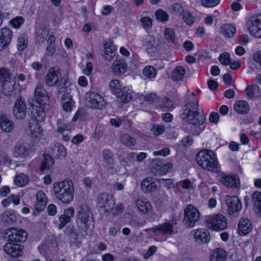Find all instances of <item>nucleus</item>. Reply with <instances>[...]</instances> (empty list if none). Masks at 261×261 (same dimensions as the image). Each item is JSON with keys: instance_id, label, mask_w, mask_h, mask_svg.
Segmentation results:
<instances>
[{"instance_id": "obj_1", "label": "nucleus", "mask_w": 261, "mask_h": 261, "mask_svg": "<svg viewBox=\"0 0 261 261\" xmlns=\"http://www.w3.org/2000/svg\"><path fill=\"white\" fill-rule=\"evenodd\" d=\"M198 103L197 99L189 97L188 102L181 110V119L197 127L195 134H199L205 127L203 125L204 117L198 111Z\"/></svg>"}, {"instance_id": "obj_2", "label": "nucleus", "mask_w": 261, "mask_h": 261, "mask_svg": "<svg viewBox=\"0 0 261 261\" xmlns=\"http://www.w3.org/2000/svg\"><path fill=\"white\" fill-rule=\"evenodd\" d=\"M74 187L71 180H64L54 184V192L56 198L65 203H68L73 198Z\"/></svg>"}, {"instance_id": "obj_3", "label": "nucleus", "mask_w": 261, "mask_h": 261, "mask_svg": "<svg viewBox=\"0 0 261 261\" xmlns=\"http://www.w3.org/2000/svg\"><path fill=\"white\" fill-rule=\"evenodd\" d=\"M196 161L199 166L210 171L217 172L219 166L215 154L210 150L199 151L196 156Z\"/></svg>"}, {"instance_id": "obj_4", "label": "nucleus", "mask_w": 261, "mask_h": 261, "mask_svg": "<svg viewBox=\"0 0 261 261\" xmlns=\"http://www.w3.org/2000/svg\"><path fill=\"white\" fill-rule=\"evenodd\" d=\"M3 238L13 243H23L28 237V233L23 229L15 227L8 228L3 232Z\"/></svg>"}, {"instance_id": "obj_5", "label": "nucleus", "mask_w": 261, "mask_h": 261, "mask_svg": "<svg viewBox=\"0 0 261 261\" xmlns=\"http://www.w3.org/2000/svg\"><path fill=\"white\" fill-rule=\"evenodd\" d=\"M92 222V214L88 205L82 204L78 208L77 224L83 230L86 229Z\"/></svg>"}, {"instance_id": "obj_6", "label": "nucleus", "mask_w": 261, "mask_h": 261, "mask_svg": "<svg viewBox=\"0 0 261 261\" xmlns=\"http://www.w3.org/2000/svg\"><path fill=\"white\" fill-rule=\"evenodd\" d=\"M115 205L113 197L107 193H100L97 198V206L103 214H110Z\"/></svg>"}, {"instance_id": "obj_7", "label": "nucleus", "mask_w": 261, "mask_h": 261, "mask_svg": "<svg viewBox=\"0 0 261 261\" xmlns=\"http://www.w3.org/2000/svg\"><path fill=\"white\" fill-rule=\"evenodd\" d=\"M207 227L214 230L220 231L227 227V219L222 214L208 216L206 220Z\"/></svg>"}, {"instance_id": "obj_8", "label": "nucleus", "mask_w": 261, "mask_h": 261, "mask_svg": "<svg viewBox=\"0 0 261 261\" xmlns=\"http://www.w3.org/2000/svg\"><path fill=\"white\" fill-rule=\"evenodd\" d=\"M199 219V213L197 208L189 205L185 210L184 223L188 227H193Z\"/></svg>"}, {"instance_id": "obj_9", "label": "nucleus", "mask_w": 261, "mask_h": 261, "mask_svg": "<svg viewBox=\"0 0 261 261\" xmlns=\"http://www.w3.org/2000/svg\"><path fill=\"white\" fill-rule=\"evenodd\" d=\"M87 100L88 106L94 109H103L107 103L103 97L95 92H89Z\"/></svg>"}, {"instance_id": "obj_10", "label": "nucleus", "mask_w": 261, "mask_h": 261, "mask_svg": "<svg viewBox=\"0 0 261 261\" xmlns=\"http://www.w3.org/2000/svg\"><path fill=\"white\" fill-rule=\"evenodd\" d=\"M250 34L258 38H261V13L251 17L247 22Z\"/></svg>"}, {"instance_id": "obj_11", "label": "nucleus", "mask_w": 261, "mask_h": 261, "mask_svg": "<svg viewBox=\"0 0 261 261\" xmlns=\"http://www.w3.org/2000/svg\"><path fill=\"white\" fill-rule=\"evenodd\" d=\"M61 77L60 69L57 67H51L45 76V82L48 87H55L58 85Z\"/></svg>"}, {"instance_id": "obj_12", "label": "nucleus", "mask_w": 261, "mask_h": 261, "mask_svg": "<svg viewBox=\"0 0 261 261\" xmlns=\"http://www.w3.org/2000/svg\"><path fill=\"white\" fill-rule=\"evenodd\" d=\"M225 201L229 215L236 216L241 210L242 204L238 197L227 195L225 197Z\"/></svg>"}, {"instance_id": "obj_13", "label": "nucleus", "mask_w": 261, "mask_h": 261, "mask_svg": "<svg viewBox=\"0 0 261 261\" xmlns=\"http://www.w3.org/2000/svg\"><path fill=\"white\" fill-rule=\"evenodd\" d=\"M169 222H165L154 226L150 229V230L156 236H171L174 232V224Z\"/></svg>"}, {"instance_id": "obj_14", "label": "nucleus", "mask_w": 261, "mask_h": 261, "mask_svg": "<svg viewBox=\"0 0 261 261\" xmlns=\"http://www.w3.org/2000/svg\"><path fill=\"white\" fill-rule=\"evenodd\" d=\"M5 252L12 257H19L22 254L23 246L16 243L8 241L4 246Z\"/></svg>"}, {"instance_id": "obj_15", "label": "nucleus", "mask_w": 261, "mask_h": 261, "mask_svg": "<svg viewBox=\"0 0 261 261\" xmlns=\"http://www.w3.org/2000/svg\"><path fill=\"white\" fill-rule=\"evenodd\" d=\"M143 45L145 47L149 54L158 51L161 48L160 41L151 35L147 36L143 40Z\"/></svg>"}, {"instance_id": "obj_16", "label": "nucleus", "mask_w": 261, "mask_h": 261, "mask_svg": "<svg viewBox=\"0 0 261 261\" xmlns=\"http://www.w3.org/2000/svg\"><path fill=\"white\" fill-rule=\"evenodd\" d=\"M34 94L36 102L39 105L44 107L47 105L49 97L41 84H38L36 85Z\"/></svg>"}, {"instance_id": "obj_17", "label": "nucleus", "mask_w": 261, "mask_h": 261, "mask_svg": "<svg viewBox=\"0 0 261 261\" xmlns=\"http://www.w3.org/2000/svg\"><path fill=\"white\" fill-rule=\"evenodd\" d=\"M158 180L151 177H147L141 182V189L145 193L154 192L158 189Z\"/></svg>"}, {"instance_id": "obj_18", "label": "nucleus", "mask_w": 261, "mask_h": 261, "mask_svg": "<svg viewBox=\"0 0 261 261\" xmlns=\"http://www.w3.org/2000/svg\"><path fill=\"white\" fill-rule=\"evenodd\" d=\"M26 105L21 98H18L13 107V114L16 118L22 119L26 115Z\"/></svg>"}, {"instance_id": "obj_19", "label": "nucleus", "mask_w": 261, "mask_h": 261, "mask_svg": "<svg viewBox=\"0 0 261 261\" xmlns=\"http://www.w3.org/2000/svg\"><path fill=\"white\" fill-rule=\"evenodd\" d=\"M245 95L248 99L253 101L258 100L261 97V91L256 84L248 85L244 91Z\"/></svg>"}, {"instance_id": "obj_20", "label": "nucleus", "mask_w": 261, "mask_h": 261, "mask_svg": "<svg viewBox=\"0 0 261 261\" xmlns=\"http://www.w3.org/2000/svg\"><path fill=\"white\" fill-rule=\"evenodd\" d=\"M195 241L199 243L206 244L211 237L209 231L205 229H198L192 231Z\"/></svg>"}, {"instance_id": "obj_21", "label": "nucleus", "mask_w": 261, "mask_h": 261, "mask_svg": "<svg viewBox=\"0 0 261 261\" xmlns=\"http://www.w3.org/2000/svg\"><path fill=\"white\" fill-rule=\"evenodd\" d=\"M74 214V211L72 207H69L67 209L64 210L63 214H61L59 217V223L58 224V227L59 229H61L65 226V225L69 223Z\"/></svg>"}, {"instance_id": "obj_22", "label": "nucleus", "mask_w": 261, "mask_h": 261, "mask_svg": "<svg viewBox=\"0 0 261 261\" xmlns=\"http://www.w3.org/2000/svg\"><path fill=\"white\" fill-rule=\"evenodd\" d=\"M219 181L227 187L237 188L239 184V178L236 175H227L222 173L219 175Z\"/></svg>"}, {"instance_id": "obj_23", "label": "nucleus", "mask_w": 261, "mask_h": 261, "mask_svg": "<svg viewBox=\"0 0 261 261\" xmlns=\"http://www.w3.org/2000/svg\"><path fill=\"white\" fill-rule=\"evenodd\" d=\"M46 108V106H35L33 108L32 111V119L30 121L33 122L34 121L36 122H42L45 120L46 114L44 109Z\"/></svg>"}, {"instance_id": "obj_24", "label": "nucleus", "mask_w": 261, "mask_h": 261, "mask_svg": "<svg viewBox=\"0 0 261 261\" xmlns=\"http://www.w3.org/2000/svg\"><path fill=\"white\" fill-rule=\"evenodd\" d=\"M172 164L169 163L162 164L158 162L155 163L152 168V172L156 175H162L166 174L172 168Z\"/></svg>"}, {"instance_id": "obj_25", "label": "nucleus", "mask_w": 261, "mask_h": 261, "mask_svg": "<svg viewBox=\"0 0 261 261\" xmlns=\"http://www.w3.org/2000/svg\"><path fill=\"white\" fill-rule=\"evenodd\" d=\"M28 133L32 138L36 139H40L43 136L42 128L39 123L34 121L33 122H29Z\"/></svg>"}, {"instance_id": "obj_26", "label": "nucleus", "mask_w": 261, "mask_h": 261, "mask_svg": "<svg viewBox=\"0 0 261 261\" xmlns=\"http://www.w3.org/2000/svg\"><path fill=\"white\" fill-rule=\"evenodd\" d=\"M252 229V224L248 219L242 218L238 223V232L240 235L248 234Z\"/></svg>"}, {"instance_id": "obj_27", "label": "nucleus", "mask_w": 261, "mask_h": 261, "mask_svg": "<svg viewBox=\"0 0 261 261\" xmlns=\"http://www.w3.org/2000/svg\"><path fill=\"white\" fill-rule=\"evenodd\" d=\"M0 126L3 131L10 133L13 129L14 124L9 116L2 114L0 116Z\"/></svg>"}, {"instance_id": "obj_28", "label": "nucleus", "mask_w": 261, "mask_h": 261, "mask_svg": "<svg viewBox=\"0 0 261 261\" xmlns=\"http://www.w3.org/2000/svg\"><path fill=\"white\" fill-rule=\"evenodd\" d=\"M36 201L35 204V208L38 212L42 211L47 203V197L45 193L42 191H39L36 194Z\"/></svg>"}, {"instance_id": "obj_29", "label": "nucleus", "mask_w": 261, "mask_h": 261, "mask_svg": "<svg viewBox=\"0 0 261 261\" xmlns=\"http://www.w3.org/2000/svg\"><path fill=\"white\" fill-rule=\"evenodd\" d=\"M112 69L115 75H121L127 71V64L123 60H116L112 65Z\"/></svg>"}, {"instance_id": "obj_30", "label": "nucleus", "mask_w": 261, "mask_h": 261, "mask_svg": "<svg viewBox=\"0 0 261 261\" xmlns=\"http://www.w3.org/2000/svg\"><path fill=\"white\" fill-rule=\"evenodd\" d=\"M117 97L120 102L128 103L132 99L133 92L129 88L124 87L122 90L117 95Z\"/></svg>"}, {"instance_id": "obj_31", "label": "nucleus", "mask_w": 261, "mask_h": 261, "mask_svg": "<svg viewBox=\"0 0 261 261\" xmlns=\"http://www.w3.org/2000/svg\"><path fill=\"white\" fill-rule=\"evenodd\" d=\"M2 221L7 224L11 225L18 220L16 213L13 210L5 211L2 215Z\"/></svg>"}, {"instance_id": "obj_32", "label": "nucleus", "mask_w": 261, "mask_h": 261, "mask_svg": "<svg viewBox=\"0 0 261 261\" xmlns=\"http://www.w3.org/2000/svg\"><path fill=\"white\" fill-rule=\"evenodd\" d=\"M61 103L63 110L66 112H70L74 103L71 95L69 93L62 94L61 97Z\"/></svg>"}, {"instance_id": "obj_33", "label": "nucleus", "mask_w": 261, "mask_h": 261, "mask_svg": "<svg viewBox=\"0 0 261 261\" xmlns=\"http://www.w3.org/2000/svg\"><path fill=\"white\" fill-rule=\"evenodd\" d=\"M53 154L59 159H63L66 156V149L65 147L59 143H55L51 146Z\"/></svg>"}, {"instance_id": "obj_34", "label": "nucleus", "mask_w": 261, "mask_h": 261, "mask_svg": "<svg viewBox=\"0 0 261 261\" xmlns=\"http://www.w3.org/2000/svg\"><path fill=\"white\" fill-rule=\"evenodd\" d=\"M233 108L238 113L240 114H246L249 112L250 110L248 103L243 100L236 101Z\"/></svg>"}, {"instance_id": "obj_35", "label": "nucleus", "mask_w": 261, "mask_h": 261, "mask_svg": "<svg viewBox=\"0 0 261 261\" xmlns=\"http://www.w3.org/2000/svg\"><path fill=\"white\" fill-rule=\"evenodd\" d=\"M14 154L16 157L26 158L28 156L31 150L30 148L22 144L16 145L14 149Z\"/></svg>"}, {"instance_id": "obj_36", "label": "nucleus", "mask_w": 261, "mask_h": 261, "mask_svg": "<svg viewBox=\"0 0 261 261\" xmlns=\"http://www.w3.org/2000/svg\"><path fill=\"white\" fill-rule=\"evenodd\" d=\"M136 204L138 210L143 214H147L151 210L150 203L146 199H138Z\"/></svg>"}, {"instance_id": "obj_37", "label": "nucleus", "mask_w": 261, "mask_h": 261, "mask_svg": "<svg viewBox=\"0 0 261 261\" xmlns=\"http://www.w3.org/2000/svg\"><path fill=\"white\" fill-rule=\"evenodd\" d=\"M104 57L107 60H111L115 56L116 47L111 41H107L104 44Z\"/></svg>"}, {"instance_id": "obj_38", "label": "nucleus", "mask_w": 261, "mask_h": 261, "mask_svg": "<svg viewBox=\"0 0 261 261\" xmlns=\"http://www.w3.org/2000/svg\"><path fill=\"white\" fill-rule=\"evenodd\" d=\"M226 253L221 248H217L214 250L210 256L211 261H225Z\"/></svg>"}, {"instance_id": "obj_39", "label": "nucleus", "mask_w": 261, "mask_h": 261, "mask_svg": "<svg viewBox=\"0 0 261 261\" xmlns=\"http://www.w3.org/2000/svg\"><path fill=\"white\" fill-rule=\"evenodd\" d=\"M251 200L257 215L261 217V193L258 191L254 192L251 196Z\"/></svg>"}, {"instance_id": "obj_40", "label": "nucleus", "mask_w": 261, "mask_h": 261, "mask_svg": "<svg viewBox=\"0 0 261 261\" xmlns=\"http://www.w3.org/2000/svg\"><path fill=\"white\" fill-rule=\"evenodd\" d=\"M43 160L42 162L40 170L41 172L48 171L50 167L54 164L53 158L49 155L43 154Z\"/></svg>"}, {"instance_id": "obj_41", "label": "nucleus", "mask_w": 261, "mask_h": 261, "mask_svg": "<svg viewBox=\"0 0 261 261\" xmlns=\"http://www.w3.org/2000/svg\"><path fill=\"white\" fill-rule=\"evenodd\" d=\"M221 32L226 38H231L236 33V28L230 24H223L221 27Z\"/></svg>"}, {"instance_id": "obj_42", "label": "nucleus", "mask_w": 261, "mask_h": 261, "mask_svg": "<svg viewBox=\"0 0 261 261\" xmlns=\"http://www.w3.org/2000/svg\"><path fill=\"white\" fill-rule=\"evenodd\" d=\"M12 38V32L8 28L0 29V38L7 45L10 43Z\"/></svg>"}, {"instance_id": "obj_43", "label": "nucleus", "mask_w": 261, "mask_h": 261, "mask_svg": "<svg viewBox=\"0 0 261 261\" xmlns=\"http://www.w3.org/2000/svg\"><path fill=\"white\" fill-rule=\"evenodd\" d=\"M14 181L16 186L22 187L25 186L29 182V177L24 173H19L15 176Z\"/></svg>"}, {"instance_id": "obj_44", "label": "nucleus", "mask_w": 261, "mask_h": 261, "mask_svg": "<svg viewBox=\"0 0 261 261\" xmlns=\"http://www.w3.org/2000/svg\"><path fill=\"white\" fill-rule=\"evenodd\" d=\"M185 74V69L180 66H177L173 71L172 79L174 81H179L182 79Z\"/></svg>"}, {"instance_id": "obj_45", "label": "nucleus", "mask_w": 261, "mask_h": 261, "mask_svg": "<svg viewBox=\"0 0 261 261\" xmlns=\"http://www.w3.org/2000/svg\"><path fill=\"white\" fill-rule=\"evenodd\" d=\"M121 143L127 147L134 146L136 143L135 138L127 134H123L120 136Z\"/></svg>"}, {"instance_id": "obj_46", "label": "nucleus", "mask_w": 261, "mask_h": 261, "mask_svg": "<svg viewBox=\"0 0 261 261\" xmlns=\"http://www.w3.org/2000/svg\"><path fill=\"white\" fill-rule=\"evenodd\" d=\"M49 30L46 27H41L36 30V39L38 42H43L48 35Z\"/></svg>"}, {"instance_id": "obj_47", "label": "nucleus", "mask_w": 261, "mask_h": 261, "mask_svg": "<svg viewBox=\"0 0 261 261\" xmlns=\"http://www.w3.org/2000/svg\"><path fill=\"white\" fill-rule=\"evenodd\" d=\"M2 84L3 86L4 92L7 95H12L14 90L15 81L11 80Z\"/></svg>"}, {"instance_id": "obj_48", "label": "nucleus", "mask_w": 261, "mask_h": 261, "mask_svg": "<svg viewBox=\"0 0 261 261\" xmlns=\"http://www.w3.org/2000/svg\"><path fill=\"white\" fill-rule=\"evenodd\" d=\"M109 86L112 92L117 95L122 90V86L120 82L117 80H113L109 83Z\"/></svg>"}, {"instance_id": "obj_49", "label": "nucleus", "mask_w": 261, "mask_h": 261, "mask_svg": "<svg viewBox=\"0 0 261 261\" xmlns=\"http://www.w3.org/2000/svg\"><path fill=\"white\" fill-rule=\"evenodd\" d=\"M143 73L144 76L148 79H153L155 77L157 72L153 67L147 66L143 70Z\"/></svg>"}, {"instance_id": "obj_50", "label": "nucleus", "mask_w": 261, "mask_h": 261, "mask_svg": "<svg viewBox=\"0 0 261 261\" xmlns=\"http://www.w3.org/2000/svg\"><path fill=\"white\" fill-rule=\"evenodd\" d=\"M164 36L166 40L170 43L175 44L176 37L174 31L170 28H167L164 31Z\"/></svg>"}, {"instance_id": "obj_51", "label": "nucleus", "mask_w": 261, "mask_h": 261, "mask_svg": "<svg viewBox=\"0 0 261 261\" xmlns=\"http://www.w3.org/2000/svg\"><path fill=\"white\" fill-rule=\"evenodd\" d=\"M11 75L10 70L5 68L0 69V83H3L6 81L11 80Z\"/></svg>"}, {"instance_id": "obj_52", "label": "nucleus", "mask_w": 261, "mask_h": 261, "mask_svg": "<svg viewBox=\"0 0 261 261\" xmlns=\"http://www.w3.org/2000/svg\"><path fill=\"white\" fill-rule=\"evenodd\" d=\"M61 83L58 85V92L57 95H59L63 93V94L67 93V88L69 85V82L66 78H64L60 80Z\"/></svg>"}, {"instance_id": "obj_53", "label": "nucleus", "mask_w": 261, "mask_h": 261, "mask_svg": "<svg viewBox=\"0 0 261 261\" xmlns=\"http://www.w3.org/2000/svg\"><path fill=\"white\" fill-rule=\"evenodd\" d=\"M103 159L105 163L108 168H112L113 165V159L110 151L108 150H104L103 151Z\"/></svg>"}, {"instance_id": "obj_54", "label": "nucleus", "mask_w": 261, "mask_h": 261, "mask_svg": "<svg viewBox=\"0 0 261 261\" xmlns=\"http://www.w3.org/2000/svg\"><path fill=\"white\" fill-rule=\"evenodd\" d=\"M28 45V39L26 36L20 35L18 38L17 49L19 51L24 50Z\"/></svg>"}, {"instance_id": "obj_55", "label": "nucleus", "mask_w": 261, "mask_h": 261, "mask_svg": "<svg viewBox=\"0 0 261 261\" xmlns=\"http://www.w3.org/2000/svg\"><path fill=\"white\" fill-rule=\"evenodd\" d=\"M160 106L162 108H167V109H172L173 107V103L168 98H162L159 99Z\"/></svg>"}, {"instance_id": "obj_56", "label": "nucleus", "mask_w": 261, "mask_h": 261, "mask_svg": "<svg viewBox=\"0 0 261 261\" xmlns=\"http://www.w3.org/2000/svg\"><path fill=\"white\" fill-rule=\"evenodd\" d=\"M142 27L145 30L150 29L152 24V19L148 16L142 17L140 20Z\"/></svg>"}, {"instance_id": "obj_57", "label": "nucleus", "mask_w": 261, "mask_h": 261, "mask_svg": "<svg viewBox=\"0 0 261 261\" xmlns=\"http://www.w3.org/2000/svg\"><path fill=\"white\" fill-rule=\"evenodd\" d=\"M219 61L224 65H228L231 63V58L229 54L226 52H223L220 55Z\"/></svg>"}, {"instance_id": "obj_58", "label": "nucleus", "mask_w": 261, "mask_h": 261, "mask_svg": "<svg viewBox=\"0 0 261 261\" xmlns=\"http://www.w3.org/2000/svg\"><path fill=\"white\" fill-rule=\"evenodd\" d=\"M155 17L158 20L161 21H167L169 18L168 14L162 10H158L155 12Z\"/></svg>"}, {"instance_id": "obj_59", "label": "nucleus", "mask_w": 261, "mask_h": 261, "mask_svg": "<svg viewBox=\"0 0 261 261\" xmlns=\"http://www.w3.org/2000/svg\"><path fill=\"white\" fill-rule=\"evenodd\" d=\"M71 127L70 125L69 124H63L62 120H60L57 122V132L59 133H63L65 131L70 130Z\"/></svg>"}, {"instance_id": "obj_60", "label": "nucleus", "mask_w": 261, "mask_h": 261, "mask_svg": "<svg viewBox=\"0 0 261 261\" xmlns=\"http://www.w3.org/2000/svg\"><path fill=\"white\" fill-rule=\"evenodd\" d=\"M24 18L17 16L10 21V24L15 28H19L24 22Z\"/></svg>"}, {"instance_id": "obj_61", "label": "nucleus", "mask_w": 261, "mask_h": 261, "mask_svg": "<svg viewBox=\"0 0 261 261\" xmlns=\"http://www.w3.org/2000/svg\"><path fill=\"white\" fill-rule=\"evenodd\" d=\"M201 2L204 7L212 8L218 5L220 0H201Z\"/></svg>"}, {"instance_id": "obj_62", "label": "nucleus", "mask_w": 261, "mask_h": 261, "mask_svg": "<svg viewBox=\"0 0 261 261\" xmlns=\"http://www.w3.org/2000/svg\"><path fill=\"white\" fill-rule=\"evenodd\" d=\"M183 19L188 25H192L194 22V17L189 12H186L183 14Z\"/></svg>"}, {"instance_id": "obj_63", "label": "nucleus", "mask_w": 261, "mask_h": 261, "mask_svg": "<svg viewBox=\"0 0 261 261\" xmlns=\"http://www.w3.org/2000/svg\"><path fill=\"white\" fill-rule=\"evenodd\" d=\"M165 128L163 125H153L152 126V131L155 135H160L164 133Z\"/></svg>"}, {"instance_id": "obj_64", "label": "nucleus", "mask_w": 261, "mask_h": 261, "mask_svg": "<svg viewBox=\"0 0 261 261\" xmlns=\"http://www.w3.org/2000/svg\"><path fill=\"white\" fill-rule=\"evenodd\" d=\"M123 211V206L121 203H118L117 204L115 207H113V209L111 210L110 212L114 215H118L121 213H122Z\"/></svg>"}]
</instances>
